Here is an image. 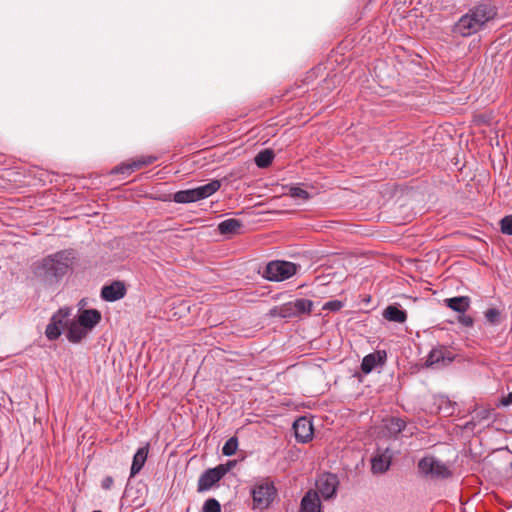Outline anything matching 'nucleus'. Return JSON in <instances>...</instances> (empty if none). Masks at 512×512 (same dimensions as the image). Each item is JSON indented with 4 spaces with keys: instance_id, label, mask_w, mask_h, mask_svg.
<instances>
[{
    "instance_id": "nucleus-10",
    "label": "nucleus",
    "mask_w": 512,
    "mask_h": 512,
    "mask_svg": "<svg viewBox=\"0 0 512 512\" xmlns=\"http://www.w3.org/2000/svg\"><path fill=\"white\" fill-rule=\"evenodd\" d=\"M295 438L299 443L305 444L312 439L313 425L307 417L298 418L293 424Z\"/></svg>"
},
{
    "instance_id": "nucleus-17",
    "label": "nucleus",
    "mask_w": 512,
    "mask_h": 512,
    "mask_svg": "<svg viewBox=\"0 0 512 512\" xmlns=\"http://www.w3.org/2000/svg\"><path fill=\"white\" fill-rule=\"evenodd\" d=\"M67 333L66 337L71 343H79L82 339H84L88 335V331L82 325H80L78 320L70 321L68 319V325L66 326Z\"/></svg>"
},
{
    "instance_id": "nucleus-6",
    "label": "nucleus",
    "mask_w": 512,
    "mask_h": 512,
    "mask_svg": "<svg viewBox=\"0 0 512 512\" xmlns=\"http://www.w3.org/2000/svg\"><path fill=\"white\" fill-rule=\"evenodd\" d=\"M236 463V460H229L225 464H219L203 472L198 479L197 491L201 493L211 489L236 465Z\"/></svg>"
},
{
    "instance_id": "nucleus-4",
    "label": "nucleus",
    "mask_w": 512,
    "mask_h": 512,
    "mask_svg": "<svg viewBox=\"0 0 512 512\" xmlns=\"http://www.w3.org/2000/svg\"><path fill=\"white\" fill-rule=\"evenodd\" d=\"M312 307L313 302L311 300L299 298L272 308L270 314L281 318H294L302 314H309L312 311Z\"/></svg>"
},
{
    "instance_id": "nucleus-13",
    "label": "nucleus",
    "mask_w": 512,
    "mask_h": 512,
    "mask_svg": "<svg viewBox=\"0 0 512 512\" xmlns=\"http://www.w3.org/2000/svg\"><path fill=\"white\" fill-rule=\"evenodd\" d=\"M390 450H377L375 455L371 458V471L373 474L385 473L392 461V455L389 454Z\"/></svg>"
},
{
    "instance_id": "nucleus-9",
    "label": "nucleus",
    "mask_w": 512,
    "mask_h": 512,
    "mask_svg": "<svg viewBox=\"0 0 512 512\" xmlns=\"http://www.w3.org/2000/svg\"><path fill=\"white\" fill-rule=\"evenodd\" d=\"M316 486L318 494L320 493L324 500H330L336 496L339 479L335 474L325 473L319 477Z\"/></svg>"
},
{
    "instance_id": "nucleus-39",
    "label": "nucleus",
    "mask_w": 512,
    "mask_h": 512,
    "mask_svg": "<svg viewBox=\"0 0 512 512\" xmlns=\"http://www.w3.org/2000/svg\"><path fill=\"white\" fill-rule=\"evenodd\" d=\"M508 452H512V450H511V449H508Z\"/></svg>"
},
{
    "instance_id": "nucleus-22",
    "label": "nucleus",
    "mask_w": 512,
    "mask_h": 512,
    "mask_svg": "<svg viewBox=\"0 0 512 512\" xmlns=\"http://www.w3.org/2000/svg\"><path fill=\"white\" fill-rule=\"evenodd\" d=\"M242 227V222L235 218L226 219L218 224V231L222 235L235 234Z\"/></svg>"
},
{
    "instance_id": "nucleus-3",
    "label": "nucleus",
    "mask_w": 512,
    "mask_h": 512,
    "mask_svg": "<svg viewBox=\"0 0 512 512\" xmlns=\"http://www.w3.org/2000/svg\"><path fill=\"white\" fill-rule=\"evenodd\" d=\"M418 474L421 478L430 481H443L453 477L450 465L434 456H425L417 464Z\"/></svg>"
},
{
    "instance_id": "nucleus-37",
    "label": "nucleus",
    "mask_w": 512,
    "mask_h": 512,
    "mask_svg": "<svg viewBox=\"0 0 512 512\" xmlns=\"http://www.w3.org/2000/svg\"><path fill=\"white\" fill-rule=\"evenodd\" d=\"M223 451V454L226 455V456H232V455H235L236 451L237 450H222Z\"/></svg>"
},
{
    "instance_id": "nucleus-16",
    "label": "nucleus",
    "mask_w": 512,
    "mask_h": 512,
    "mask_svg": "<svg viewBox=\"0 0 512 512\" xmlns=\"http://www.w3.org/2000/svg\"><path fill=\"white\" fill-rule=\"evenodd\" d=\"M77 320L90 332L100 322L101 313L96 309H85L80 312Z\"/></svg>"
},
{
    "instance_id": "nucleus-18",
    "label": "nucleus",
    "mask_w": 512,
    "mask_h": 512,
    "mask_svg": "<svg viewBox=\"0 0 512 512\" xmlns=\"http://www.w3.org/2000/svg\"><path fill=\"white\" fill-rule=\"evenodd\" d=\"M444 303L455 312L465 313L470 308L471 300L468 296H457L445 299Z\"/></svg>"
},
{
    "instance_id": "nucleus-8",
    "label": "nucleus",
    "mask_w": 512,
    "mask_h": 512,
    "mask_svg": "<svg viewBox=\"0 0 512 512\" xmlns=\"http://www.w3.org/2000/svg\"><path fill=\"white\" fill-rule=\"evenodd\" d=\"M69 316V308H61L53 314L45 330V335L49 340L53 341L60 337L62 331L68 325Z\"/></svg>"
},
{
    "instance_id": "nucleus-31",
    "label": "nucleus",
    "mask_w": 512,
    "mask_h": 512,
    "mask_svg": "<svg viewBox=\"0 0 512 512\" xmlns=\"http://www.w3.org/2000/svg\"><path fill=\"white\" fill-rule=\"evenodd\" d=\"M202 510L203 512H221V505L216 499L210 498L204 502Z\"/></svg>"
},
{
    "instance_id": "nucleus-11",
    "label": "nucleus",
    "mask_w": 512,
    "mask_h": 512,
    "mask_svg": "<svg viewBox=\"0 0 512 512\" xmlns=\"http://www.w3.org/2000/svg\"><path fill=\"white\" fill-rule=\"evenodd\" d=\"M156 160H157L156 156H151V155L141 156V157L137 158L136 160H133L130 163L121 164V165L115 167L112 170V173L129 175L132 172L139 170L144 166H148V165L154 163Z\"/></svg>"
},
{
    "instance_id": "nucleus-15",
    "label": "nucleus",
    "mask_w": 512,
    "mask_h": 512,
    "mask_svg": "<svg viewBox=\"0 0 512 512\" xmlns=\"http://www.w3.org/2000/svg\"><path fill=\"white\" fill-rule=\"evenodd\" d=\"M126 294V287L121 281H114L110 285H105L101 289V297L105 301L114 302L122 299Z\"/></svg>"
},
{
    "instance_id": "nucleus-7",
    "label": "nucleus",
    "mask_w": 512,
    "mask_h": 512,
    "mask_svg": "<svg viewBox=\"0 0 512 512\" xmlns=\"http://www.w3.org/2000/svg\"><path fill=\"white\" fill-rule=\"evenodd\" d=\"M276 489L272 482H262L252 489V498L255 508L266 509L273 501Z\"/></svg>"
},
{
    "instance_id": "nucleus-38",
    "label": "nucleus",
    "mask_w": 512,
    "mask_h": 512,
    "mask_svg": "<svg viewBox=\"0 0 512 512\" xmlns=\"http://www.w3.org/2000/svg\"><path fill=\"white\" fill-rule=\"evenodd\" d=\"M93 512H102V511L96 510V511H93Z\"/></svg>"
},
{
    "instance_id": "nucleus-23",
    "label": "nucleus",
    "mask_w": 512,
    "mask_h": 512,
    "mask_svg": "<svg viewBox=\"0 0 512 512\" xmlns=\"http://www.w3.org/2000/svg\"><path fill=\"white\" fill-rule=\"evenodd\" d=\"M148 457V450H137L133 457L132 465H131V471H130V477H134L136 474H138L141 469L143 468L146 460Z\"/></svg>"
},
{
    "instance_id": "nucleus-1",
    "label": "nucleus",
    "mask_w": 512,
    "mask_h": 512,
    "mask_svg": "<svg viewBox=\"0 0 512 512\" xmlns=\"http://www.w3.org/2000/svg\"><path fill=\"white\" fill-rule=\"evenodd\" d=\"M497 16V8L488 1L471 7L453 26V32L469 37L479 32L488 22Z\"/></svg>"
},
{
    "instance_id": "nucleus-27",
    "label": "nucleus",
    "mask_w": 512,
    "mask_h": 512,
    "mask_svg": "<svg viewBox=\"0 0 512 512\" xmlns=\"http://www.w3.org/2000/svg\"><path fill=\"white\" fill-rule=\"evenodd\" d=\"M485 320L492 326H498L503 319L502 312L500 309L491 307L484 312Z\"/></svg>"
},
{
    "instance_id": "nucleus-20",
    "label": "nucleus",
    "mask_w": 512,
    "mask_h": 512,
    "mask_svg": "<svg viewBox=\"0 0 512 512\" xmlns=\"http://www.w3.org/2000/svg\"><path fill=\"white\" fill-rule=\"evenodd\" d=\"M383 317L391 322L404 323L407 319V313L396 305H389L385 308Z\"/></svg>"
},
{
    "instance_id": "nucleus-28",
    "label": "nucleus",
    "mask_w": 512,
    "mask_h": 512,
    "mask_svg": "<svg viewBox=\"0 0 512 512\" xmlns=\"http://www.w3.org/2000/svg\"><path fill=\"white\" fill-rule=\"evenodd\" d=\"M492 412H493V409L488 408V407L481 408V409L475 411L473 420L470 423H467L466 426L474 425L475 423L481 424V423L489 421L492 417Z\"/></svg>"
},
{
    "instance_id": "nucleus-34",
    "label": "nucleus",
    "mask_w": 512,
    "mask_h": 512,
    "mask_svg": "<svg viewBox=\"0 0 512 512\" xmlns=\"http://www.w3.org/2000/svg\"><path fill=\"white\" fill-rule=\"evenodd\" d=\"M113 483H114L113 477H111V476H106V477L102 480V482H101V486H102V488H103V489H105V490H109V489L112 487Z\"/></svg>"
},
{
    "instance_id": "nucleus-32",
    "label": "nucleus",
    "mask_w": 512,
    "mask_h": 512,
    "mask_svg": "<svg viewBox=\"0 0 512 512\" xmlns=\"http://www.w3.org/2000/svg\"><path fill=\"white\" fill-rule=\"evenodd\" d=\"M344 306L343 302L340 300H331L326 303H324L322 309L323 310H329L332 312H337Z\"/></svg>"
},
{
    "instance_id": "nucleus-33",
    "label": "nucleus",
    "mask_w": 512,
    "mask_h": 512,
    "mask_svg": "<svg viewBox=\"0 0 512 512\" xmlns=\"http://www.w3.org/2000/svg\"><path fill=\"white\" fill-rule=\"evenodd\" d=\"M458 322L465 327H472L474 324V319L470 315L461 313V315L458 317Z\"/></svg>"
},
{
    "instance_id": "nucleus-5",
    "label": "nucleus",
    "mask_w": 512,
    "mask_h": 512,
    "mask_svg": "<svg viewBox=\"0 0 512 512\" xmlns=\"http://www.w3.org/2000/svg\"><path fill=\"white\" fill-rule=\"evenodd\" d=\"M296 272L297 266L294 263L283 260H274L270 261L266 265L263 277L268 281L282 282L294 276Z\"/></svg>"
},
{
    "instance_id": "nucleus-29",
    "label": "nucleus",
    "mask_w": 512,
    "mask_h": 512,
    "mask_svg": "<svg viewBox=\"0 0 512 512\" xmlns=\"http://www.w3.org/2000/svg\"><path fill=\"white\" fill-rule=\"evenodd\" d=\"M289 195L295 199L308 200L310 198L309 192L298 186L290 187Z\"/></svg>"
},
{
    "instance_id": "nucleus-12",
    "label": "nucleus",
    "mask_w": 512,
    "mask_h": 512,
    "mask_svg": "<svg viewBox=\"0 0 512 512\" xmlns=\"http://www.w3.org/2000/svg\"><path fill=\"white\" fill-rule=\"evenodd\" d=\"M387 360V353L385 350H377L366 355L361 363V371L364 374H369L375 368L381 367Z\"/></svg>"
},
{
    "instance_id": "nucleus-19",
    "label": "nucleus",
    "mask_w": 512,
    "mask_h": 512,
    "mask_svg": "<svg viewBox=\"0 0 512 512\" xmlns=\"http://www.w3.org/2000/svg\"><path fill=\"white\" fill-rule=\"evenodd\" d=\"M383 423L387 435L391 437L397 436L398 434L402 433L406 428V423L404 422V420L397 417L385 419Z\"/></svg>"
},
{
    "instance_id": "nucleus-35",
    "label": "nucleus",
    "mask_w": 512,
    "mask_h": 512,
    "mask_svg": "<svg viewBox=\"0 0 512 512\" xmlns=\"http://www.w3.org/2000/svg\"><path fill=\"white\" fill-rule=\"evenodd\" d=\"M238 447V439L236 437L229 438L222 448H237Z\"/></svg>"
},
{
    "instance_id": "nucleus-36",
    "label": "nucleus",
    "mask_w": 512,
    "mask_h": 512,
    "mask_svg": "<svg viewBox=\"0 0 512 512\" xmlns=\"http://www.w3.org/2000/svg\"><path fill=\"white\" fill-rule=\"evenodd\" d=\"M503 405H510L512 404V391L507 395L506 398L502 400Z\"/></svg>"
},
{
    "instance_id": "nucleus-2",
    "label": "nucleus",
    "mask_w": 512,
    "mask_h": 512,
    "mask_svg": "<svg viewBox=\"0 0 512 512\" xmlns=\"http://www.w3.org/2000/svg\"><path fill=\"white\" fill-rule=\"evenodd\" d=\"M75 259L73 249L57 251L46 256L36 265L35 275L49 283L58 282L72 270Z\"/></svg>"
},
{
    "instance_id": "nucleus-21",
    "label": "nucleus",
    "mask_w": 512,
    "mask_h": 512,
    "mask_svg": "<svg viewBox=\"0 0 512 512\" xmlns=\"http://www.w3.org/2000/svg\"><path fill=\"white\" fill-rule=\"evenodd\" d=\"M221 187V182L217 179L211 180L209 183L205 185H201L196 187V194L198 200L206 199L217 192Z\"/></svg>"
},
{
    "instance_id": "nucleus-24",
    "label": "nucleus",
    "mask_w": 512,
    "mask_h": 512,
    "mask_svg": "<svg viewBox=\"0 0 512 512\" xmlns=\"http://www.w3.org/2000/svg\"><path fill=\"white\" fill-rule=\"evenodd\" d=\"M173 201L176 203H192L199 201L195 188L193 189H187V190H181L173 195Z\"/></svg>"
},
{
    "instance_id": "nucleus-14",
    "label": "nucleus",
    "mask_w": 512,
    "mask_h": 512,
    "mask_svg": "<svg viewBox=\"0 0 512 512\" xmlns=\"http://www.w3.org/2000/svg\"><path fill=\"white\" fill-rule=\"evenodd\" d=\"M298 512H323L320 496L317 491L309 490L300 502Z\"/></svg>"
},
{
    "instance_id": "nucleus-26",
    "label": "nucleus",
    "mask_w": 512,
    "mask_h": 512,
    "mask_svg": "<svg viewBox=\"0 0 512 512\" xmlns=\"http://www.w3.org/2000/svg\"><path fill=\"white\" fill-rule=\"evenodd\" d=\"M446 360L444 347L433 348L427 357V365L431 366L438 363H444Z\"/></svg>"
},
{
    "instance_id": "nucleus-25",
    "label": "nucleus",
    "mask_w": 512,
    "mask_h": 512,
    "mask_svg": "<svg viewBox=\"0 0 512 512\" xmlns=\"http://www.w3.org/2000/svg\"><path fill=\"white\" fill-rule=\"evenodd\" d=\"M273 159H274L273 151L270 149H265V150L260 151L255 156L254 161H255V164L259 168H266L272 163Z\"/></svg>"
},
{
    "instance_id": "nucleus-30",
    "label": "nucleus",
    "mask_w": 512,
    "mask_h": 512,
    "mask_svg": "<svg viewBox=\"0 0 512 512\" xmlns=\"http://www.w3.org/2000/svg\"><path fill=\"white\" fill-rule=\"evenodd\" d=\"M500 230L503 234L512 236V215H507L500 220Z\"/></svg>"
}]
</instances>
